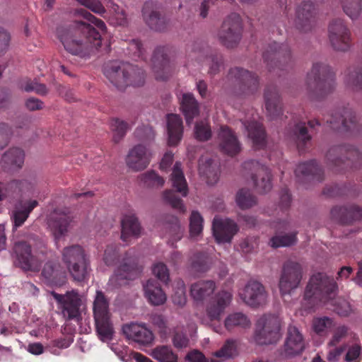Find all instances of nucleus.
I'll use <instances>...</instances> for the list:
<instances>
[{"label":"nucleus","instance_id":"nucleus-23","mask_svg":"<svg viewBox=\"0 0 362 362\" xmlns=\"http://www.w3.org/2000/svg\"><path fill=\"white\" fill-rule=\"evenodd\" d=\"M304 349L305 341L302 334L296 327L289 326L284 346L279 351V357L284 359L298 355Z\"/></svg>","mask_w":362,"mask_h":362},{"label":"nucleus","instance_id":"nucleus-11","mask_svg":"<svg viewBox=\"0 0 362 362\" xmlns=\"http://www.w3.org/2000/svg\"><path fill=\"white\" fill-rule=\"evenodd\" d=\"M227 78L236 84L235 94L238 97L247 98L255 95L259 90V76L247 69L240 67L231 68Z\"/></svg>","mask_w":362,"mask_h":362},{"label":"nucleus","instance_id":"nucleus-13","mask_svg":"<svg viewBox=\"0 0 362 362\" xmlns=\"http://www.w3.org/2000/svg\"><path fill=\"white\" fill-rule=\"evenodd\" d=\"M192 60L195 59L199 62L206 61L209 65V74L214 76L219 73L223 64L222 54L212 50L206 43L203 42H195L190 46V51L188 54Z\"/></svg>","mask_w":362,"mask_h":362},{"label":"nucleus","instance_id":"nucleus-27","mask_svg":"<svg viewBox=\"0 0 362 362\" xmlns=\"http://www.w3.org/2000/svg\"><path fill=\"white\" fill-rule=\"evenodd\" d=\"M142 16L148 26L153 30L163 32L167 30L169 20L158 11L153 1H147L142 8Z\"/></svg>","mask_w":362,"mask_h":362},{"label":"nucleus","instance_id":"nucleus-7","mask_svg":"<svg viewBox=\"0 0 362 362\" xmlns=\"http://www.w3.org/2000/svg\"><path fill=\"white\" fill-rule=\"evenodd\" d=\"M326 160L329 167L336 171L346 168H358L361 165L362 154L351 145L333 146L327 151Z\"/></svg>","mask_w":362,"mask_h":362},{"label":"nucleus","instance_id":"nucleus-2","mask_svg":"<svg viewBox=\"0 0 362 362\" xmlns=\"http://www.w3.org/2000/svg\"><path fill=\"white\" fill-rule=\"evenodd\" d=\"M119 246L117 245L107 246L103 255L104 263L108 267L115 266L119 263L108 281V285L114 288L127 285L130 281L138 279L143 270L139 258L132 250L126 252L121 261H119Z\"/></svg>","mask_w":362,"mask_h":362},{"label":"nucleus","instance_id":"nucleus-58","mask_svg":"<svg viewBox=\"0 0 362 362\" xmlns=\"http://www.w3.org/2000/svg\"><path fill=\"white\" fill-rule=\"evenodd\" d=\"M212 160L209 159V166H205L203 164H200L199 170L201 174L206 175L207 179V183L209 185H214L218 180L219 170L217 168L212 165Z\"/></svg>","mask_w":362,"mask_h":362},{"label":"nucleus","instance_id":"nucleus-24","mask_svg":"<svg viewBox=\"0 0 362 362\" xmlns=\"http://www.w3.org/2000/svg\"><path fill=\"white\" fill-rule=\"evenodd\" d=\"M220 151L229 156H235L241 150V144L235 132L228 126H221L217 136Z\"/></svg>","mask_w":362,"mask_h":362},{"label":"nucleus","instance_id":"nucleus-37","mask_svg":"<svg viewBox=\"0 0 362 362\" xmlns=\"http://www.w3.org/2000/svg\"><path fill=\"white\" fill-rule=\"evenodd\" d=\"M38 205L36 200L22 201L12 211L11 218L13 223V229L21 226L28 218L32 211Z\"/></svg>","mask_w":362,"mask_h":362},{"label":"nucleus","instance_id":"nucleus-63","mask_svg":"<svg viewBox=\"0 0 362 362\" xmlns=\"http://www.w3.org/2000/svg\"><path fill=\"white\" fill-rule=\"evenodd\" d=\"M153 274L163 283L169 281V271L166 265L162 262H158L153 266Z\"/></svg>","mask_w":362,"mask_h":362},{"label":"nucleus","instance_id":"nucleus-20","mask_svg":"<svg viewBox=\"0 0 362 362\" xmlns=\"http://www.w3.org/2000/svg\"><path fill=\"white\" fill-rule=\"evenodd\" d=\"M169 47L158 46L153 52L151 63L156 80L165 81L172 74V66L169 59Z\"/></svg>","mask_w":362,"mask_h":362},{"label":"nucleus","instance_id":"nucleus-42","mask_svg":"<svg viewBox=\"0 0 362 362\" xmlns=\"http://www.w3.org/2000/svg\"><path fill=\"white\" fill-rule=\"evenodd\" d=\"M180 109L185 115L186 122L189 124L199 114V105L194 95L184 93L180 102Z\"/></svg>","mask_w":362,"mask_h":362},{"label":"nucleus","instance_id":"nucleus-48","mask_svg":"<svg viewBox=\"0 0 362 362\" xmlns=\"http://www.w3.org/2000/svg\"><path fill=\"white\" fill-rule=\"evenodd\" d=\"M190 267L196 272H206L210 267L209 257L206 252L194 253L189 259Z\"/></svg>","mask_w":362,"mask_h":362},{"label":"nucleus","instance_id":"nucleus-14","mask_svg":"<svg viewBox=\"0 0 362 362\" xmlns=\"http://www.w3.org/2000/svg\"><path fill=\"white\" fill-rule=\"evenodd\" d=\"M302 265L295 261L287 260L282 266L279 287L282 296L289 294L298 287L303 279Z\"/></svg>","mask_w":362,"mask_h":362},{"label":"nucleus","instance_id":"nucleus-28","mask_svg":"<svg viewBox=\"0 0 362 362\" xmlns=\"http://www.w3.org/2000/svg\"><path fill=\"white\" fill-rule=\"evenodd\" d=\"M214 236L218 243H230L239 228L235 221L229 218L215 217L212 223Z\"/></svg>","mask_w":362,"mask_h":362},{"label":"nucleus","instance_id":"nucleus-47","mask_svg":"<svg viewBox=\"0 0 362 362\" xmlns=\"http://www.w3.org/2000/svg\"><path fill=\"white\" fill-rule=\"evenodd\" d=\"M250 320L246 315L237 312L228 315L224 321L226 328L230 331L235 327L247 328L250 326Z\"/></svg>","mask_w":362,"mask_h":362},{"label":"nucleus","instance_id":"nucleus-15","mask_svg":"<svg viewBox=\"0 0 362 362\" xmlns=\"http://www.w3.org/2000/svg\"><path fill=\"white\" fill-rule=\"evenodd\" d=\"M242 33L240 16L237 13H231L223 21L218 32V39L223 46L233 48L240 42Z\"/></svg>","mask_w":362,"mask_h":362},{"label":"nucleus","instance_id":"nucleus-62","mask_svg":"<svg viewBox=\"0 0 362 362\" xmlns=\"http://www.w3.org/2000/svg\"><path fill=\"white\" fill-rule=\"evenodd\" d=\"M349 332V327L346 325H339L337 327L334 331L333 334L328 342L329 346H337L347 334Z\"/></svg>","mask_w":362,"mask_h":362},{"label":"nucleus","instance_id":"nucleus-17","mask_svg":"<svg viewBox=\"0 0 362 362\" xmlns=\"http://www.w3.org/2000/svg\"><path fill=\"white\" fill-rule=\"evenodd\" d=\"M243 167L251 175L254 186L260 193L269 192L272 187L269 168L255 160L244 162Z\"/></svg>","mask_w":362,"mask_h":362},{"label":"nucleus","instance_id":"nucleus-56","mask_svg":"<svg viewBox=\"0 0 362 362\" xmlns=\"http://www.w3.org/2000/svg\"><path fill=\"white\" fill-rule=\"evenodd\" d=\"M141 182L147 187H160L164 185V179L155 171H148L140 176Z\"/></svg>","mask_w":362,"mask_h":362},{"label":"nucleus","instance_id":"nucleus-22","mask_svg":"<svg viewBox=\"0 0 362 362\" xmlns=\"http://www.w3.org/2000/svg\"><path fill=\"white\" fill-rule=\"evenodd\" d=\"M233 295L230 292L221 290L211 298L206 308V313L210 322H220L226 308L230 304Z\"/></svg>","mask_w":362,"mask_h":362},{"label":"nucleus","instance_id":"nucleus-45","mask_svg":"<svg viewBox=\"0 0 362 362\" xmlns=\"http://www.w3.org/2000/svg\"><path fill=\"white\" fill-rule=\"evenodd\" d=\"M349 87L354 90H359L362 88V59L356 65L348 69L345 78Z\"/></svg>","mask_w":362,"mask_h":362},{"label":"nucleus","instance_id":"nucleus-18","mask_svg":"<svg viewBox=\"0 0 362 362\" xmlns=\"http://www.w3.org/2000/svg\"><path fill=\"white\" fill-rule=\"evenodd\" d=\"M51 295L67 320H78L80 318L81 299L76 291H68L64 295L52 291Z\"/></svg>","mask_w":362,"mask_h":362},{"label":"nucleus","instance_id":"nucleus-59","mask_svg":"<svg viewBox=\"0 0 362 362\" xmlns=\"http://www.w3.org/2000/svg\"><path fill=\"white\" fill-rule=\"evenodd\" d=\"M203 222L201 214L197 211H193L189 218V232L192 237L197 236L202 232Z\"/></svg>","mask_w":362,"mask_h":362},{"label":"nucleus","instance_id":"nucleus-12","mask_svg":"<svg viewBox=\"0 0 362 362\" xmlns=\"http://www.w3.org/2000/svg\"><path fill=\"white\" fill-rule=\"evenodd\" d=\"M47 251L46 246L42 245L40 250L33 254L30 245L25 241L17 242L13 246L16 261L20 267L25 270L37 269L45 259Z\"/></svg>","mask_w":362,"mask_h":362},{"label":"nucleus","instance_id":"nucleus-46","mask_svg":"<svg viewBox=\"0 0 362 362\" xmlns=\"http://www.w3.org/2000/svg\"><path fill=\"white\" fill-rule=\"evenodd\" d=\"M25 184V180H12L6 184L0 182V201L8 196L20 194Z\"/></svg>","mask_w":362,"mask_h":362},{"label":"nucleus","instance_id":"nucleus-32","mask_svg":"<svg viewBox=\"0 0 362 362\" xmlns=\"http://www.w3.org/2000/svg\"><path fill=\"white\" fill-rule=\"evenodd\" d=\"M295 175L300 182L308 180L322 182L324 172L315 160L299 163L295 170Z\"/></svg>","mask_w":362,"mask_h":362},{"label":"nucleus","instance_id":"nucleus-54","mask_svg":"<svg viewBox=\"0 0 362 362\" xmlns=\"http://www.w3.org/2000/svg\"><path fill=\"white\" fill-rule=\"evenodd\" d=\"M344 12L352 20L358 18L361 13V0H340Z\"/></svg>","mask_w":362,"mask_h":362},{"label":"nucleus","instance_id":"nucleus-39","mask_svg":"<svg viewBox=\"0 0 362 362\" xmlns=\"http://www.w3.org/2000/svg\"><path fill=\"white\" fill-rule=\"evenodd\" d=\"M121 226V239L125 243H128L130 238H136L140 235L141 228L137 217L134 214L124 215L122 219Z\"/></svg>","mask_w":362,"mask_h":362},{"label":"nucleus","instance_id":"nucleus-9","mask_svg":"<svg viewBox=\"0 0 362 362\" xmlns=\"http://www.w3.org/2000/svg\"><path fill=\"white\" fill-rule=\"evenodd\" d=\"M281 337V322L276 315L266 314L258 319L254 334V340L257 344H275Z\"/></svg>","mask_w":362,"mask_h":362},{"label":"nucleus","instance_id":"nucleus-43","mask_svg":"<svg viewBox=\"0 0 362 362\" xmlns=\"http://www.w3.org/2000/svg\"><path fill=\"white\" fill-rule=\"evenodd\" d=\"M144 295L148 301L154 305L163 304L166 300V296L157 281L149 279L144 286Z\"/></svg>","mask_w":362,"mask_h":362},{"label":"nucleus","instance_id":"nucleus-21","mask_svg":"<svg viewBox=\"0 0 362 362\" xmlns=\"http://www.w3.org/2000/svg\"><path fill=\"white\" fill-rule=\"evenodd\" d=\"M240 296L247 305L252 308H258L266 303L267 293L260 282L251 280L240 293Z\"/></svg>","mask_w":362,"mask_h":362},{"label":"nucleus","instance_id":"nucleus-5","mask_svg":"<svg viewBox=\"0 0 362 362\" xmlns=\"http://www.w3.org/2000/svg\"><path fill=\"white\" fill-rule=\"evenodd\" d=\"M338 286L334 279L321 272L313 274L306 286L304 298L310 301L311 306L318 302L332 300Z\"/></svg>","mask_w":362,"mask_h":362},{"label":"nucleus","instance_id":"nucleus-10","mask_svg":"<svg viewBox=\"0 0 362 362\" xmlns=\"http://www.w3.org/2000/svg\"><path fill=\"white\" fill-rule=\"evenodd\" d=\"M170 181L173 189L165 190L163 193V198L173 209L184 213L186 211V208L183 204L182 199L177 193H180L182 197H187L188 186L180 162H176L174 165Z\"/></svg>","mask_w":362,"mask_h":362},{"label":"nucleus","instance_id":"nucleus-60","mask_svg":"<svg viewBox=\"0 0 362 362\" xmlns=\"http://www.w3.org/2000/svg\"><path fill=\"white\" fill-rule=\"evenodd\" d=\"M195 138L201 141L209 140L211 137V129L209 124L205 121L196 123L194 127Z\"/></svg>","mask_w":362,"mask_h":362},{"label":"nucleus","instance_id":"nucleus-25","mask_svg":"<svg viewBox=\"0 0 362 362\" xmlns=\"http://www.w3.org/2000/svg\"><path fill=\"white\" fill-rule=\"evenodd\" d=\"M264 105L267 117L271 120L277 119L283 115V107L279 90L276 85L269 84L264 92Z\"/></svg>","mask_w":362,"mask_h":362},{"label":"nucleus","instance_id":"nucleus-35","mask_svg":"<svg viewBox=\"0 0 362 362\" xmlns=\"http://www.w3.org/2000/svg\"><path fill=\"white\" fill-rule=\"evenodd\" d=\"M25 153L20 148H11L1 156L0 165L4 171L13 172L22 168Z\"/></svg>","mask_w":362,"mask_h":362},{"label":"nucleus","instance_id":"nucleus-52","mask_svg":"<svg viewBox=\"0 0 362 362\" xmlns=\"http://www.w3.org/2000/svg\"><path fill=\"white\" fill-rule=\"evenodd\" d=\"M110 16L108 21L114 26H125L127 25V18L124 10L118 5L112 4L110 9Z\"/></svg>","mask_w":362,"mask_h":362},{"label":"nucleus","instance_id":"nucleus-61","mask_svg":"<svg viewBox=\"0 0 362 362\" xmlns=\"http://www.w3.org/2000/svg\"><path fill=\"white\" fill-rule=\"evenodd\" d=\"M334 311L340 316L346 317L351 312L350 303L345 299L339 298L333 303Z\"/></svg>","mask_w":362,"mask_h":362},{"label":"nucleus","instance_id":"nucleus-1","mask_svg":"<svg viewBox=\"0 0 362 362\" xmlns=\"http://www.w3.org/2000/svg\"><path fill=\"white\" fill-rule=\"evenodd\" d=\"M76 13L88 23L76 21L73 27H59L57 35L64 49L70 54L82 59L89 58L100 47L102 35L106 33L105 23L83 8L76 10Z\"/></svg>","mask_w":362,"mask_h":362},{"label":"nucleus","instance_id":"nucleus-51","mask_svg":"<svg viewBox=\"0 0 362 362\" xmlns=\"http://www.w3.org/2000/svg\"><path fill=\"white\" fill-rule=\"evenodd\" d=\"M235 200L242 209H250L257 203V197L249 189L244 188L237 192Z\"/></svg>","mask_w":362,"mask_h":362},{"label":"nucleus","instance_id":"nucleus-57","mask_svg":"<svg viewBox=\"0 0 362 362\" xmlns=\"http://www.w3.org/2000/svg\"><path fill=\"white\" fill-rule=\"evenodd\" d=\"M297 233H291L282 235H275L270 239V244L272 247L290 246L297 241Z\"/></svg>","mask_w":362,"mask_h":362},{"label":"nucleus","instance_id":"nucleus-44","mask_svg":"<svg viewBox=\"0 0 362 362\" xmlns=\"http://www.w3.org/2000/svg\"><path fill=\"white\" fill-rule=\"evenodd\" d=\"M96 332L98 337L103 341L111 340L114 334L112 323L110 320V315L94 317Z\"/></svg>","mask_w":362,"mask_h":362},{"label":"nucleus","instance_id":"nucleus-29","mask_svg":"<svg viewBox=\"0 0 362 362\" xmlns=\"http://www.w3.org/2000/svg\"><path fill=\"white\" fill-rule=\"evenodd\" d=\"M122 332L128 339L132 340L140 346H149L154 340L153 332L146 327L137 323L123 325Z\"/></svg>","mask_w":362,"mask_h":362},{"label":"nucleus","instance_id":"nucleus-40","mask_svg":"<svg viewBox=\"0 0 362 362\" xmlns=\"http://www.w3.org/2000/svg\"><path fill=\"white\" fill-rule=\"evenodd\" d=\"M167 129L169 145L176 146L182 137L183 125L182 118L175 114L168 115Z\"/></svg>","mask_w":362,"mask_h":362},{"label":"nucleus","instance_id":"nucleus-33","mask_svg":"<svg viewBox=\"0 0 362 362\" xmlns=\"http://www.w3.org/2000/svg\"><path fill=\"white\" fill-rule=\"evenodd\" d=\"M71 221V216L61 209H55L49 215L48 225L56 240H59L67 233Z\"/></svg>","mask_w":362,"mask_h":362},{"label":"nucleus","instance_id":"nucleus-3","mask_svg":"<svg viewBox=\"0 0 362 362\" xmlns=\"http://www.w3.org/2000/svg\"><path fill=\"white\" fill-rule=\"evenodd\" d=\"M305 85L309 97L320 100L331 93L335 88V74L327 64L314 62L308 72Z\"/></svg>","mask_w":362,"mask_h":362},{"label":"nucleus","instance_id":"nucleus-64","mask_svg":"<svg viewBox=\"0 0 362 362\" xmlns=\"http://www.w3.org/2000/svg\"><path fill=\"white\" fill-rule=\"evenodd\" d=\"M134 134L136 137L142 141H150L154 138V132L153 129L148 126H143L136 128Z\"/></svg>","mask_w":362,"mask_h":362},{"label":"nucleus","instance_id":"nucleus-8","mask_svg":"<svg viewBox=\"0 0 362 362\" xmlns=\"http://www.w3.org/2000/svg\"><path fill=\"white\" fill-rule=\"evenodd\" d=\"M262 57L270 72L278 71H288L292 69L294 59L291 54V50L287 43L278 44L273 42L263 52Z\"/></svg>","mask_w":362,"mask_h":362},{"label":"nucleus","instance_id":"nucleus-49","mask_svg":"<svg viewBox=\"0 0 362 362\" xmlns=\"http://www.w3.org/2000/svg\"><path fill=\"white\" fill-rule=\"evenodd\" d=\"M334 326V320L329 317H315L312 322L313 331L321 337L327 336Z\"/></svg>","mask_w":362,"mask_h":362},{"label":"nucleus","instance_id":"nucleus-55","mask_svg":"<svg viewBox=\"0 0 362 362\" xmlns=\"http://www.w3.org/2000/svg\"><path fill=\"white\" fill-rule=\"evenodd\" d=\"M110 127L113 132V140L115 143L119 142L130 128L127 122L118 118H114L111 120Z\"/></svg>","mask_w":362,"mask_h":362},{"label":"nucleus","instance_id":"nucleus-30","mask_svg":"<svg viewBox=\"0 0 362 362\" xmlns=\"http://www.w3.org/2000/svg\"><path fill=\"white\" fill-rule=\"evenodd\" d=\"M296 26L302 32L310 30L315 23V11L313 3L310 0H305L296 11Z\"/></svg>","mask_w":362,"mask_h":362},{"label":"nucleus","instance_id":"nucleus-36","mask_svg":"<svg viewBox=\"0 0 362 362\" xmlns=\"http://www.w3.org/2000/svg\"><path fill=\"white\" fill-rule=\"evenodd\" d=\"M242 123L247 130L248 137L252 141L255 148L257 149L264 148L266 144V133L262 124L255 119L250 121L245 120Z\"/></svg>","mask_w":362,"mask_h":362},{"label":"nucleus","instance_id":"nucleus-26","mask_svg":"<svg viewBox=\"0 0 362 362\" xmlns=\"http://www.w3.org/2000/svg\"><path fill=\"white\" fill-rule=\"evenodd\" d=\"M331 217L342 225H350L362 220V206L354 204L335 206L330 211Z\"/></svg>","mask_w":362,"mask_h":362},{"label":"nucleus","instance_id":"nucleus-6","mask_svg":"<svg viewBox=\"0 0 362 362\" xmlns=\"http://www.w3.org/2000/svg\"><path fill=\"white\" fill-rule=\"evenodd\" d=\"M62 255V261L75 281H83L88 278L90 260L83 247L79 245L66 247Z\"/></svg>","mask_w":362,"mask_h":362},{"label":"nucleus","instance_id":"nucleus-16","mask_svg":"<svg viewBox=\"0 0 362 362\" xmlns=\"http://www.w3.org/2000/svg\"><path fill=\"white\" fill-rule=\"evenodd\" d=\"M328 36L334 49L346 52L350 49L351 34L344 20L337 18L331 21L328 27Z\"/></svg>","mask_w":362,"mask_h":362},{"label":"nucleus","instance_id":"nucleus-19","mask_svg":"<svg viewBox=\"0 0 362 362\" xmlns=\"http://www.w3.org/2000/svg\"><path fill=\"white\" fill-rule=\"evenodd\" d=\"M327 123L337 131L347 132L351 135L362 134V126L357 123L356 115L349 109H344L341 114H332L327 119Z\"/></svg>","mask_w":362,"mask_h":362},{"label":"nucleus","instance_id":"nucleus-41","mask_svg":"<svg viewBox=\"0 0 362 362\" xmlns=\"http://www.w3.org/2000/svg\"><path fill=\"white\" fill-rule=\"evenodd\" d=\"M216 288L213 280H202L192 284L190 294L196 301H203L209 297Z\"/></svg>","mask_w":362,"mask_h":362},{"label":"nucleus","instance_id":"nucleus-31","mask_svg":"<svg viewBox=\"0 0 362 362\" xmlns=\"http://www.w3.org/2000/svg\"><path fill=\"white\" fill-rule=\"evenodd\" d=\"M151 157L149 150L145 146L138 144L129 151L126 163L128 167L134 170H142L148 165Z\"/></svg>","mask_w":362,"mask_h":362},{"label":"nucleus","instance_id":"nucleus-34","mask_svg":"<svg viewBox=\"0 0 362 362\" xmlns=\"http://www.w3.org/2000/svg\"><path fill=\"white\" fill-rule=\"evenodd\" d=\"M42 276L51 286H62L66 282V271L58 262H47L42 269Z\"/></svg>","mask_w":362,"mask_h":362},{"label":"nucleus","instance_id":"nucleus-4","mask_svg":"<svg viewBox=\"0 0 362 362\" xmlns=\"http://www.w3.org/2000/svg\"><path fill=\"white\" fill-rule=\"evenodd\" d=\"M103 73L110 83L119 90H124L129 86L139 87L145 83L144 71L127 62H108L104 66Z\"/></svg>","mask_w":362,"mask_h":362},{"label":"nucleus","instance_id":"nucleus-38","mask_svg":"<svg viewBox=\"0 0 362 362\" xmlns=\"http://www.w3.org/2000/svg\"><path fill=\"white\" fill-rule=\"evenodd\" d=\"M291 138L296 143L300 153H304L309 148L312 136L308 133L305 122L296 124L291 132Z\"/></svg>","mask_w":362,"mask_h":362},{"label":"nucleus","instance_id":"nucleus-53","mask_svg":"<svg viewBox=\"0 0 362 362\" xmlns=\"http://www.w3.org/2000/svg\"><path fill=\"white\" fill-rule=\"evenodd\" d=\"M152 356L159 362H177V356L168 346H157L153 350Z\"/></svg>","mask_w":362,"mask_h":362},{"label":"nucleus","instance_id":"nucleus-50","mask_svg":"<svg viewBox=\"0 0 362 362\" xmlns=\"http://www.w3.org/2000/svg\"><path fill=\"white\" fill-rule=\"evenodd\" d=\"M94 317L109 316V303L104 293L101 291H97L93 303Z\"/></svg>","mask_w":362,"mask_h":362}]
</instances>
